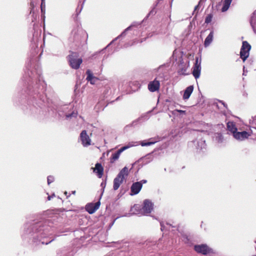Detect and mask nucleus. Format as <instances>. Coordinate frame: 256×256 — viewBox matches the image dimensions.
<instances>
[{
	"label": "nucleus",
	"mask_w": 256,
	"mask_h": 256,
	"mask_svg": "<svg viewBox=\"0 0 256 256\" xmlns=\"http://www.w3.org/2000/svg\"><path fill=\"white\" fill-rule=\"evenodd\" d=\"M52 232V224L50 220H41L32 222H26L24 224V234L26 236L38 244L40 243L48 244L54 238L45 241L44 238L48 237Z\"/></svg>",
	"instance_id": "1"
},
{
	"label": "nucleus",
	"mask_w": 256,
	"mask_h": 256,
	"mask_svg": "<svg viewBox=\"0 0 256 256\" xmlns=\"http://www.w3.org/2000/svg\"><path fill=\"white\" fill-rule=\"evenodd\" d=\"M30 73L28 72L27 74L32 81V85L28 88V94L32 96L34 98H40L39 95L46 86V84L41 77V68L38 66L34 70H31Z\"/></svg>",
	"instance_id": "2"
},
{
	"label": "nucleus",
	"mask_w": 256,
	"mask_h": 256,
	"mask_svg": "<svg viewBox=\"0 0 256 256\" xmlns=\"http://www.w3.org/2000/svg\"><path fill=\"white\" fill-rule=\"evenodd\" d=\"M154 204L152 202L148 200H145L142 207L138 204H134L131 208V211L135 214L148 215L152 212Z\"/></svg>",
	"instance_id": "3"
},
{
	"label": "nucleus",
	"mask_w": 256,
	"mask_h": 256,
	"mask_svg": "<svg viewBox=\"0 0 256 256\" xmlns=\"http://www.w3.org/2000/svg\"><path fill=\"white\" fill-rule=\"evenodd\" d=\"M128 173L129 170L126 166H124L120 172L114 180L113 188L114 190H117L119 188L124 180L128 176Z\"/></svg>",
	"instance_id": "4"
},
{
	"label": "nucleus",
	"mask_w": 256,
	"mask_h": 256,
	"mask_svg": "<svg viewBox=\"0 0 256 256\" xmlns=\"http://www.w3.org/2000/svg\"><path fill=\"white\" fill-rule=\"evenodd\" d=\"M68 60L70 67L75 70L78 69L82 62V58H78V54L75 52L68 56Z\"/></svg>",
	"instance_id": "5"
},
{
	"label": "nucleus",
	"mask_w": 256,
	"mask_h": 256,
	"mask_svg": "<svg viewBox=\"0 0 256 256\" xmlns=\"http://www.w3.org/2000/svg\"><path fill=\"white\" fill-rule=\"evenodd\" d=\"M194 145L196 152L201 154L204 152L206 150V144L205 140L202 139L195 140L189 144L190 146Z\"/></svg>",
	"instance_id": "6"
},
{
	"label": "nucleus",
	"mask_w": 256,
	"mask_h": 256,
	"mask_svg": "<svg viewBox=\"0 0 256 256\" xmlns=\"http://www.w3.org/2000/svg\"><path fill=\"white\" fill-rule=\"evenodd\" d=\"M250 49L251 46L246 41H244L240 52V56L243 61L248 57Z\"/></svg>",
	"instance_id": "7"
},
{
	"label": "nucleus",
	"mask_w": 256,
	"mask_h": 256,
	"mask_svg": "<svg viewBox=\"0 0 256 256\" xmlns=\"http://www.w3.org/2000/svg\"><path fill=\"white\" fill-rule=\"evenodd\" d=\"M194 250L199 254L206 255L212 252V250L206 244H197L194 246Z\"/></svg>",
	"instance_id": "8"
},
{
	"label": "nucleus",
	"mask_w": 256,
	"mask_h": 256,
	"mask_svg": "<svg viewBox=\"0 0 256 256\" xmlns=\"http://www.w3.org/2000/svg\"><path fill=\"white\" fill-rule=\"evenodd\" d=\"M201 72V58L196 57L192 68V74L196 79L199 78Z\"/></svg>",
	"instance_id": "9"
},
{
	"label": "nucleus",
	"mask_w": 256,
	"mask_h": 256,
	"mask_svg": "<svg viewBox=\"0 0 256 256\" xmlns=\"http://www.w3.org/2000/svg\"><path fill=\"white\" fill-rule=\"evenodd\" d=\"M135 144H129L127 146H125L122 148H121L120 149H119L118 150H117L116 152L112 154L110 162L111 163L114 162L116 160H118L121 154V153L124 152V150L128 149V148L134 146Z\"/></svg>",
	"instance_id": "10"
},
{
	"label": "nucleus",
	"mask_w": 256,
	"mask_h": 256,
	"mask_svg": "<svg viewBox=\"0 0 256 256\" xmlns=\"http://www.w3.org/2000/svg\"><path fill=\"white\" fill-rule=\"evenodd\" d=\"M80 140L82 146L87 147L90 145L91 140L86 133V130H82L80 134Z\"/></svg>",
	"instance_id": "11"
},
{
	"label": "nucleus",
	"mask_w": 256,
	"mask_h": 256,
	"mask_svg": "<svg viewBox=\"0 0 256 256\" xmlns=\"http://www.w3.org/2000/svg\"><path fill=\"white\" fill-rule=\"evenodd\" d=\"M232 136L236 140L240 141H242L248 138L250 136V134L246 131L240 132H237L236 130L235 132L234 133Z\"/></svg>",
	"instance_id": "12"
},
{
	"label": "nucleus",
	"mask_w": 256,
	"mask_h": 256,
	"mask_svg": "<svg viewBox=\"0 0 256 256\" xmlns=\"http://www.w3.org/2000/svg\"><path fill=\"white\" fill-rule=\"evenodd\" d=\"M142 182H134L130 188V195H134L138 194L142 188Z\"/></svg>",
	"instance_id": "13"
},
{
	"label": "nucleus",
	"mask_w": 256,
	"mask_h": 256,
	"mask_svg": "<svg viewBox=\"0 0 256 256\" xmlns=\"http://www.w3.org/2000/svg\"><path fill=\"white\" fill-rule=\"evenodd\" d=\"M160 84L159 80L156 78L154 79L153 81L150 82L148 84V88L151 92H154L158 90L160 88Z\"/></svg>",
	"instance_id": "14"
},
{
	"label": "nucleus",
	"mask_w": 256,
	"mask_h": 256,
	"mask_svg": "<svg viewBox=\"0 0 256 256\" xmlns=\"http://www.w3.org/2000/svg\"><path fill=\"white\" fill-rule=\"evenodd\" d=\"M100 202L88 204L86 206V210L90 214L94 213L100 207Z\"/></svg>",
	"instance_id": "15"
},
{
	"label": "nucleus",
	"mask_w": 256,
	"mask_h": 256,
	"mask_svg": "<svg viewBox=\"0 0 256 256\" xmlns=\"http://www.w3.org/2000/svg\"><path fill=\"white\" fill-rule=\"evenodd\" d=\"M172 58L175 62H178V63L183 61L182 58V52L180 50H175L173 52Z\"/></svg>",
	"instance_id": "16"
},
{
	"label": "nucleus",
	"mask_w": 256,
	"mask_h": 256,
	"mask_svg": "<svg viewBox=\"0 0 256 256\" xmlns=\"http://www.w3.org/2000/svg\"><path fill=\"white\" fill-rule=\"evenodd\" d=\"M93 172L96 174L98 178H101L104 174V168L100 163H96L95 164V168H92Z\"/></svg>",
	"instance_id": "17"
},
{
	"label": "nucleus",
	"mask_w": 256,
	"mask_h": 256,
	"mask_svg": "<svg viewBox=\"0 0 256 256\" xmlns=\"http://www.w3.org/2000/svg\"><path fill=\"white\" fill-rule=\"evenodd\" d=\"M71 106H66L62 108V109L66 111L64 116H66V120H70L72 118H76L78 115L77 112L72 111L70 113L66 112L67 110L71 109Z\"/></svg>",
	"instance_id": "18"
},
{
	"label": "nucleus",
	"mask_w": 256,
	"mask_h": 256,
	"mask_svg": "<svg viewBox=\"0 0 256 256\" xmlns=\"http://www.w3.org/2000/svg\"><path fill=\"white\" fill-rule=\"evenodd\" d=\"M87 74L86 80L89 82L91 84H94L98 80V78L93 76L92 72L90 70H88L86 72Z\"/></svg>",
	"instance_id": "19"
},
{
	"label": "nucleus",
	"mask_w": 256,
	"mask_h": 256,
	"mask_svg": "<svg viewBox=\"0 0 256 256\" xmlns=\"http://www.w3.org/2000/svg\"><path fill=\"white\" fill-rule=\"evenodd\" d=\"M159 139V138H150L148 140V142H146L145 140L141 142L140 145L142 146H150L158 142Z\"/></svg>",
	"instance_id": "20"
},
{
	"label": "nucleus",
	"mask_w": 256,
	"mask_h": 256,
	"mask_svg": "<svg viewBox=\"0 0 256 256\" xmlns=\"http://www.w3.org/2000/svg\"><path fill=\"white\" fill-rule=\"evenodd\" d=\"M188 65L184 64L183 61L179 62L178 64V72L181 74H186L187 68L189 66V62H188Z\"/></svg>",
	"instance_id": "21"
},
{
	"label": "nucleus",
	"mask_w": 256,
	"mask_h": 256,
	"mask_svg": "<svg viewBox=\"0 0 256 256\" xmlns=\"http://www.w3.org/2000/svg\"><path fill=\"white\" fill-rule=\"evenodd\" d=\"M193 90H194V86H190L187 87L184 91V94L183 95V98L184 100H188L190 96L192 93L193 92Z\"/></svg>",
	"instance_id": "22"
},
{
	"label": "nucleus",
	"mask_w": 256,
	"mask_h": 256,
	"mask_svg": "<svg viewBox=\"0 0 256 256\" xmlns=\"http://www.w3.org/2000/svg\"><path fill=\"white\" fill-rule=\"evenodd\" d=\"M214 31L212 30L210 32L209 34L206 38L204 42V46L205 47H208L212 43V42L213 40V38H214Z\"/></svg>",
	"instance_id": "23"
},
{
	"label": "nucleus",
	"mask_w": 256,
	"mask_h": 256,
	"mask_svg": "<svg viewBox=\"0 0 256 256\" xmlns=\"http://www.w3.org/2000/svg\"><path fill=\"white\" fill-rule=\"evenodd\" d=\"M250 23L254 32L256 34V10L251 16Z\"/></svg>",
	"instance_id": "24"
},
{
	"label": "nucleus",
	"mask_w": 256,
	"mask_h": 256,
	"mask_svg": "<svg viewBox=\"0 0 256 256\" xmlns=\"http://www.w3.org/2000/svg\"><path fill=\"white\" fill-rule=\"evenodd\" d=\"M138 24L136 22H134L130 26H129L128 28H127L125 30L120 34L118 36L117 38H116L110 44H112L114 40H116L119 38L120 36H124L126 34V32L127 31L130 30L132 29V28L134 26H136Z\"/></svg>",
	"instance_id": "25"
},
{
	"label": "nucleus",
	"mask_w": 256,
	"mask_h": 256,
	"mask_svg": "<svg viewBox=\"0 0 256 256\" xmlns=\"http://www.w3.org/2000/svg\"><path fill=\"white\" fill-rule=\"evenodd\" d=\"M232 0H224L222 2V12H225L227 11L230 6V5L232 2Z\"/></svg>",
	"instance_id": "26"
},
{
	"label": "nucleus",
	"mask_w": 256,
	"mask_h": 256,
	"mask_svg": "<svg viewBox=\"0 0 256 256\" xmlns=\"http://www.w3.org/2000/svg\"><path fill=\"white\" fill-rule=\"evenodd\" d=\"M227 128L228 130L232 132V135L237 130V128L235 124L232 122H228L227 123Z\"/></svg>",
	"instance_id": "27"
},
{
	"label": "nucleus",
	"mask_w": 256,
	"mask_h": 256,
	"mask_svg": "<svg viewBox=\"0 0 256 256\" xmlns=\"http://www.w3.org/2000/svg\"><path fill=\"white\" fill-rule=\"evenodd\" d=\"M214 138L215 140L219 143H222L224 142V138L222 134L220 133H216L214 134Z\"/></svg>",
	"instance_id": "28"
},
{
	"label": "nucleus",
	"mask_w": 256,
	"mask_h": 256,
	"mask_svg": "<svg viewBox=\"0 0 256 256\" xmlns=\"http://www.w3.org/2000/svg\"><path fill=\"white\" fill-rule=\"evenodd\" d=\"M172 113L173 115L175 116H178V113L180 114H185L186 111L182 110H174L172 112Z\"/></svg>",
	"instance_id": "29"
},
{
	"label": "nucleus",
	"mask_w": 256,
	"mask_h": 256,
	"mask_svg": "<svg viewBox=\"0 0 256 256\" xmlns=\"http://www.w3.org/2000/svg\"><path fill=\"white\" fill-rule=\"evenodd\" d=\"M66 249H64L63 250V256H72L73 254H74V252L70 250V251H68V252H66Z\"/></svg>",
	"instance_id": "30"
},
{
	"label": "nucleus",
	"mask_w": 256,
	"mask_h": 256,
	"mask_svg": "<svg viewBox=\"0 0 256 256\" xmlns=\"http://www.w3.org/2000/svg\"><path fill=\"white\" fill-rule=\"evenodd\" d=\"M144 158L146 160V163L148 164L152 160V156L151 154H148Z\"/></svg>",
	"instance_id": "31"
},
{
	"label": "nucleus",
	"mask_w": 256,
	"mask_h": 256,
	"mask_svg": "<svg viewBox=\"0 0 256 256\" xmlns=\"http://www.w3.org/2000/svg\"><path fill=\"white\" fill-rule=\"evenodd\" d=\"M212 14H208L206 18L205 23H206V24L210 23L212 20Z\"/></svg>",
	"instance_id": "32"
},
{
	"label": "nucleus",
	"mask_w": 256,
	"mask_h": 256,
	"mask_svg": "<svg viewBox=\"0 0 256 256\" xmlns=\"http://www.w3.org/2000/svg\"><path fill=\"white\" fill-rule=\"evenodd\" d=\"M54 180V178L52 176H49L47 178L48 184H50Z\"/></svg>",
	"instance_id": "33"
},
{
	"label": "nucleus",
	"mask_w": 256,
	"mask_h": 256,
	"mask_svg": "<svg viewBox=\"0 0 256 256\" xmlns=\"http://www.w3.org/2000/svg\"><path fill=\"white\" fill-rule=\"evenodd\" d=\"M158 4V2H157L154 6L153 8L150 11V12L148 14V16L150 14H154L156 13V11L155 10L156 7L157 6Z\"/></svg>",
	"instance_id": "34"
},
{
	"label": "nucleus",
	"mask_w": 256,
	"mask_h": 256,
	"mask_svg": "<svg viewBox=\"0 0 256 256\" xmlns=\"http://www.w3.org/2000/svg\"><path fill=\"white\" fill-rule=\"evenodd\" d=\"M166 226L164 225V224L162 222L160 223V229L162 231H164L165 230V229L167 228L168 226H170L168 224H166Z\"/></svg>",
	"instance_id": "35"
},
{
	"label": "nucleus",
	"mask_w": 256,
	"mask_h": 256,
	"mask_svg": "<svg viewBox=\"0 0 256 256\" xmlns=\"http://www.w3.org/2000/svg\"><path fill=\"white\" fill-rule=\"evenodd\" d=\"M251 134H256V127L252 126V129H250V132H249Z\"/></svg>",
	"instance_id": "36"
},
{
	"label": "nucleus",
	"mask_w": 256,
	"mask_h": 256,
	"mask_svg": "<svg viewBox=\"0 0 256 256\" xmlns=\"http://www.w3.org/2000/svg\"><path fill=\"white\" fill-rule=\"evenodd\" d=\"M100 186H102V192H104V188H105V186H106V182H102L101 183V184H100Z\"/></svg>",
	"instance_id": "37"
},
{
	"label": "nucleus",
	"mask_w": 256,
	"mask_h": 256,
	"mask_svg": "<svg viewBox=\"0 0 256 256\" xmlns=\"http://www.w3.org/2000/svg\"><path fill=\"white\" fill-rule=\"evenodd\" d=\"M55 196L54 194H53L51 196H49L48 197V200H50L52 198H54Z\"/></svg>",
	"instance_id": "38"
},
{
	"label": "nucleus",
	"mask_w": 256,
	"mask_h": 256,
	"mask_svg": "<svg viewBox=\"0 0 256 256\" xmlns=\"http://www.w3.org/2000/svg\"><path fill=\"white\" fill-rule=\"evenodd\" d=\"M252 122L254 124H256V116H254V118H253Z\"/></svg>",
	"instance_id": "39"
},
{
	"label": "nucleus",
	"mask_w": 256,
	"mask_h": 256,
	"mask_svg": "<svg viewBox=\"0 0 256 256\" xmlns=\"http://www.w3.org/2000/svg\"><path fill=\"white\" fill-rule=\"evenodd\" d=\"M140 182H142V184L146 183L147 181H146V180H141Z\"/></svg>",
	"instance_id": "40"
},
{
	"label": "nucleus",
	"mask_w": 256,
	"mask_h": 256,
	"mask_svg": "<svg viewBox=\"0 0 256 256\" xmlns=\"http://www.w3.org/2000/svg\"><path fill=\"white\" fill-rule=\"evenodd\" d=\"M76 192V190H73L72 192V194H75Z\"/></svg>",
	"instance_id": "41"
},
{
	"label": "nucleus",
	"mask_w": 256,
	"mask_h": 256,
	"mask_svg": "<svg viewBox=\"0 0 256 256\" xmlns=\"http://www.w3.org/2000/svg\"><path fill=\"white\" fill-rule=\"evenodd\" d=\"M246 70H244V72H243V75H245L246 74Z\"/></svg>",
	"instance_id": "42"
},
{
	"label": "nucleus",
	"mask_w": 256,
	"mask_h": 256,
	"mask_svg": "<svg viewBox=\"0 0 256 256\" xmlns=\"http://www.w3.org/2000/svg\"><path fill=\"white\" fill-rule=\"evenodd\" d=\"M198 6H199V5H198V6H195V8H194V10H195L198 8Z\"/></svg>",
	"instance_id": "43"
},
{
	"label": "nucleus",
	"mask_w": 256,
	"mask_h": 256,
	"mask_svg": "<svg viewBox=\"0 0 256 256\" xmlns=\"http://www.w3.org/2000/svg\"><path fill=\"white\" fill-rule=\"evenodd\" d=\"M45 0H42V5L43 4V3H44Z\"/></svg>",
	"instance_id": "44"
},
{
	"label": "nucleus",
	"mask_w": 256,
	"mask_h": 256,
	"mask_svg": "<svg viewBox=\"0 0 256 256\" xmlns=\"http://www.w3.org/2000/svg\"><path fill=\"white\" fill-rule=\"evenodd\" d=\"M128 46V44H124V47L127 48Z\"/></svg>",
	"instance_id": "45"
},
{
	"label": "nucleus",
	"mask_w": 256,
	"mask_h": 256,
	"mask_svg": "<svg viewBox=\"0 0 256 256\" xmlns=\"http://www.w3.org/2000/svg\"><path fill=\"white\" fill-rule=\"evenodd\" d=\"M222 102V104H224V106H226V105H225V104H224V102Z\"/></svg>",
	"instance_id": "46"
},
{
	"label": "nucleus",
	"mask_w": 256,
	"mask_h": 256,
	"mask_svg": "<svg viewBox=\"0 0 256 256\" xmlns=\"http://www.w3.org/2000/svg\"><path fill=\"white\" fill-rule=\"evenodd\" d=\"M67 194H68V192H64V194H65L66 196H67Z\"/></svg>",
	"instance_id": "47"
},
{
	"label": "nucleus",
	"mask_w": 256,
	"mask_h": 256,
	"mask_svg": "<svg viewBox=\"0 0 256 256\" xmlns=\"http://www.w3.org/2000/svg\"><path fill=\"white\" fill-rule=\"evenodd\" d=\"M143 42V40H141L140 42Z\"/></svg>",
	"instance_id": "48"
}]
</instances>
